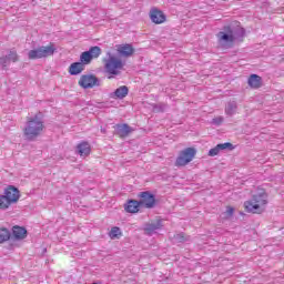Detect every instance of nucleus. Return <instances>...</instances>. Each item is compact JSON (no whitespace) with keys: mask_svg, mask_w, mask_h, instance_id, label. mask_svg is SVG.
Returning a JSON list of instances; mask_svg holds the SVG:
<instances>
[{"mask_svg":"<svg viewBox=\"0 0 284 284\" xmlns=\"http://www.w3.org/2000/svg\"><path fill=\"white\" fill-rule=\"evenodd\" d=\"M245 29L241 27H224L223 31L217 33L221 45H232L235 41H243Z\"/></svg>","mask_w":284,"mask_h":284,"instance_id":"f257e3e1","label":"nucleus"},{"mask_svg":"<svg viewBox=\"0 0 284 284\" xmlns=\"http://www.w3.org/2000/svg\"><path fill=\"white\" fill-rule=\"evenodd\" d=\"M45 125L43 124V120L39 118V115H34L30 118L23 129L24 139L27 141H36L43 134Z\"/></svg>","mask_w":284,"mask_h":284,"instance_id":"f03ea898","label":"nucleus"},{"mask_svg":"<svg viewBox=\"0 0 284 284\" xmlns=\"http://www.w3.org/2000/svg\"><path fill=\"white\" fill-rule=\"evenodd\" d=\"M265 205H267V194L264 191L253 195L251 201L244 203L246 212H251L252 214L265 212Z\"/></svg>","mask_w":284,"mask_h":284,"instance_id":"7ed1b4c3","label":"nucleus"},{"mask_svg":"<svg viewBox=\"0 0 284 284\" xmlns=\"http://www.w3.org/2000/svg\"><path fill=\"white\" fill-rule=\"evenodd\" d=\"M104 59V70L108 74L116 75L121 72V69L125 67V62L116 58V55L108 52Z\"/></svg>","mask_w":284,"mask_h":284,"instance_id":"20e7f679","label":"nucleus"},{"mask_svg":"<svg viewBox=\"0 0 284 284\" xmlns=\"http://www.w3.org/2000/svg\"><path fill=\"white\" fill-rule=\"evenodd\" d=\"M57 52V48L54 44L50 43L49 45L38 47L37 49L30 50L28 52V59L37 60V59H45L48 57H52Z\"/></svg>","mask_w":284,"mask_h":284,"instance_id":"39448f33","label":"nucleus"},{"mask_svg":"<svg viewBox=\"0 0 284 284\" xmlns=\"http://www.w3.org/2000/svg\"><path fill=\"white\" fill-rule=\"evenodd\" d=\"M194 156H196V149L186 148L180 152L176 158L175 165L178 168H183L187 165V163H192V161H194Z\"/></svg>","mask_w":284,"mask_h":284,"instance_id":"423d86ee","label":"nucleus"},{"mask_svg":"<svg viewBox=\"0 0 284 284\" xmlns=\"http://www.w3.org/2000/svg\"><path fill=\"white\" fill-rule=\"evenodd\" d=\"M101 57L100 47H91L88 51L80 54V62L84 65H90L93 59H99Z\"/></svg>","mask_w":284,"mask_h":284,"instance_id":"0eeeda50","label":"nucleus"},{"mask_svg":"<svg viewBox=\"0 0 284 284\" xmlns=\"http://www.w3.org/2000/svg\"><path fill=\"white\" fill-rule=\"evenodd\" d=\"M79 85L84 90H90L92 88H99V85H101V81H99V78H97L95 75L84 74L81 75L79 80Z\"/></svg>","mask_w":284,"mask_h":284,"instance_id":"6e6552de","label":"nucleus"},{"mask_svg":"<svg viewBox=\"0 0 284 284\" xmlns=\"http://www.w3.org/2000/svg\"><path fill=\"white\" fill-rule=\"evenodd\" d=\"M140 201H138L141 207L152 209L156 204V199L154 194L150 193V191H144L139 194Z\"/></svg>","mask_w":284,"mask_h":284,"instance_id":"1a4fd4ad","label":"nucleus"},{"mask_svg":"<svg viewBox=\"0 0 284 284\" xmlns=\"http://www.w3.org/2000/svg\"><path fill=\"white\" fill-rule=\"evenodd\" d=\"M161 227H163V221L158 220L155 222L145 224L144 232H145L146 236H152L153 234H156V231L161 230Z\"/></svg>","mask_w":284,"mask_h":284,"instance_id":"9d476101","label":"nucleus"},{"mask_svg":"<svg viewBox=\"0 0 284 284\" xmlns=\"http://www.w3.org/2000/svg\"><path fill=\"white\" fill-rule=\"evenodd\" d=\"M222 150H230V152H232V150H234V144H232L230 142L220 143L209 151V156H217V154Z\"/></svg>","mask_w":284,"mask_h":284,"instance_id":"9b49d317","label":"nucleus"},{"mask_svg":"<svg viewBox=\"0 0 284 284\" xmlns=\"http://www.w3.org/2000/svg\"><path fill=\"white\" fill-rule=\"evenodd\" d=\"M17 61H19V55L14 50H11L8 55L0 58V64L2 65V68H8V65H10V62L17 63Z\"/></svg>","mask_w":284,"mask_h":284,"instance_id":"f8f14e48","label":"nucleus"},{"mask_svg":"<svg viewBox=\"0 0 284 284\" xmlns=\"http://www.w3.org/2000/svg\"><path fill=\"white\" fill-rule=\"evenodd\" d=\"M4 196L12 203L19 201V189L14 186H9L4 190Z\"/></svg>","mask_w":284,"mask_h":284,"instance_id":"ddd939ff","label":"nucleus"},{"mask_svg":"<svg viewBox=\"0 0 284 284\" xmlns=\"http://www.w3.org/2000/svg\"><path fill=\"white\" fill-rule=\"evenodd\" d=\"M116 51L121 57H132L134 54L132 44H119Z\"/></svg>","mask_w":284,"mask_h":284,"instance_id":"4468645a","label":"nucleus"},{"mask_svg":"<svg viewBox=\"0 0 284 284\" xmlns=\"http://www.w3.org/2000/svg\"><path fill=\"white\" fill-rule=\"evenodd\" d=\"M115 132L118 136H121L122 139H125L132 132V128L128 124H116L115 125Z\"/></svg>","mask_w":284,"mask_h":284,"instance_id":"2eb2a0df","label":"nucleus"},{"mask_svg":"<svg viewBox=\"0 0 284 284\" xmlns=\"http://www.w3.org/2000/svg\"><path fill=\"white\" fill-rule=\"evenodd\" d=\"M12 234H13L16 241H23V239H26V236H28V231L26 230V227L16 225L12 227Z\"/></svg>","mask_w":284,"mask_h":284,"instance_id":"dca6fc26","label":"nucleus"},{"mask_svg":"<svg viewBox=\"0 0 284 284\" xmlns=\"http://www.w3.org/2000/svg\"><path fill=\"white\" fill-rule=\"evenodd\" d=\"M150 17H151V21L156 24L164 23V21H165V14H163V11H160L156 9H153L151 11Z\"/></svg>","mask_w":284,"mask_h":284,"instance_id":"f3484780","label":"nucleus"},{"mask_svg":"<svg viewBox=\"0 0 284 284\" xmlns=\"http://www.w3.org/2000/svg\"><path fill=\"white\" fill-rule=\"evenodd\" d=\"M83 70H85V65L81 62H73L70 67H69V73L72 77H77V74H81L83 72Z\"/></svg>","mask_w":284,"mask_h":284,"instance_id":"a211bd4d","label":"nucleus"},{"mask_svg":"<svg viewBox=\"0 0 284 284\" xmlns=\"http://www.w3.org/2000/svg\"><path fill=\"white\" fill-rule=\"evenodd\" d=\"M130 92L126 85L118 88L112 94V99H125Z\"/></svg>","mask_w":284,"mask_h":284,"instance_id":"6ab92c4d","label":"nucleus"},{"mask_svg":"<svg viewBox=\"0 0 284 284\" xmlns=\"http://www.w3.org/2000/svg\"><path fill=\"white\" fill-rule=\"evenodd\" d=\"M139 207H141L139 201L130 200L125 205V211L129 212L130 214H136V212H139Z\"/></svg>","mask_w":284,"mask_h":284,"instance_id":"aec40b11","label":"nucleus"},{"mask_svg":"<svg viewBox=\"0 0 284 284\" xmlns=\"http://www.w3.org/2000/svg\"><path fill=\"white\" fill-rule=\"evenodd\" d=\"M77 150L80 156H88L90 154V144L88 142H82L78 144Z\"/></svg>","mask_w":284,"mask_h":284,"instance_id":"412c9836","label":"nucleus"},{"mask_svg":"<svg viewBox=\"0 0 284 284\" xmlns=\"http://www.w3.org/2000/svg\"><path fill=\"white\" fill-rule=\"evenodd\" d=\"M237 104L234 101H231L226 104L225 106V114H227V116H233V114H236V110H237Z\"/></svg>","mask_w":284,"mask_h":284,"instance_id":"4be33fe9","label":"nucleus"},{"mask_svg":"<svg viewBox=\"0 0 284 284\" xmlns=\"http://www.w3.org/2000/svg\"><path fill=\"white\" fill-rule=\"evenodd\" d=\"M250 88H261V77L252 74L247 81Z\"/></svg>","mask_w":284,"mask_h":284,"instance_id":"5701e85b","label":"nucleus"},{"mask_svg":"<svg viewBox=\"0 0 284 284\" xmlns=\"http://www.w3.org/2000/svg\"><path fill=\"white\" fill-rule=\"evenodd\" d=\"M10 236H12V233H10V230L6 227L0 229V244L6 243L7 241H10Z\"/></svg>","mask_w":284,"mask_h":284,"instance_id":"b1692460","label":"nucleus"},{"mask_svg":"<svg viewBox=\"0 0 284 284\" xmlns=\"http://www.w3.org/2000/svg\"><path fill=\"white\" fill-rule=\"evenodd\" d=\"M10 205H12V202L6 195H0V210H8Z\"/></svg>","mask_w":284,"mask_h":284,"instance_id":"393cba45","label":"nucleus"},{"mask_svg":"<svg viewBox=\"0 0 284 284\" xmlns=\"http://www.w3.org/2000/svg\"><path fill=\"white\" fill-rule=\"evenodd\" d=\"M110 239H119L120 236H123V232H121V229L118 226H113L111 231L109 232Z\"/></svg>","mask_w":284,"mask_h":284,"instance_id":"a878e982","label":"nucleus"},{"mask_svg":"<svg viewBox=\"0 0 284 284\" xmlns=\"http://www.w3.org/2000/svg\"><path fill=\"white\" fill-rule=\"evenodd\" d=\"M168 110V104L165 103H158L153 105V112H165Z\"/></svg>","mask_w":284,"mask_h":284,"instance_id":"bb28decb","label":"nucleus"},{"mask_svg":"<svg viewBox=\"0 0 284 284\" xmlns=\"http://www.w3.org/2000/svg\"><path fill=\"white\" fill-rule=\"evenodd\" d=\"M174 239H175V241H176L178 243H183V241H185V235H183V233H180V234H176V235L174 236Z\"/></svg>","mask_w":284,"mask_h":284,"instance_id":"cd10ccee","label":"nucleus"},{"mask_svg":"<svg viewBox=\"0 0 284 284\" xmlns=\"http://www.w3.org/2000/svg\"><path fill=\"white\" fill-rule=\"evenodd\" d=\"M221 123H223V116H217L212 120L213 125H221Z\"/></svg>","mask_w":284,"mask_h":284,"instance_id":"c85d7f7f","label":"nucleus"},{"mask_svg":"<svg viewBox=\"0 0 284 284\" xmlns=\"http://www.w3.org/2000/svg\"><path fill=\"white\" fill-rule=\"evenodd\" d=\"M233 214H234V207L229 206V207L226 209L225 215H226V216H232Z\"/></svg>","mask_w":284,"mask_h":284,"instance_id":"c756f323","label":"nucleus"},{"mask_svg":"<svg viewBox=\"0 0 284 284\" xmlns=\"http://www.w3.org/2000/svg\"><path fill=\"white\" fill-rule=\"evenodd\" d=\"M102 134H105V129L101 128Z\"/></svg>","mask_w":284,"mask_h":284,"instance_id":"7c9ffc66","label":"nucleus"}]
</instances>
